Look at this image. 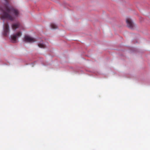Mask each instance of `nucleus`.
<instances>
[{
	"label": "nucleus",
	"mask_w": 150,
	"mask_h": 150,
	"mask_svg": "<svg viewBox=\"0 0 150 150\" xmlns=\"http://www.w3.org/2000/svg\"><path fill=\"white\" fill-rule=\"evenodd\" d=\"M12 29L13 30H15L17 28L20 27V30H24V27L22 26L20 22H17L13 23L11 26Z\"/></svg>",
	"instance_id": "nucleus-4"
},
{
	"label": "nucleus",
	"mask_w": 150,
	"mask_h": 150,
	"mask_svg": "<svg viewBox=\"0 0 150 150\" xmlns=\"http://www.w3.org/2000/svg\"><path fill=\"white\" fill-rule=\"evenodd\" d=\"M22 33L21 32H18L16 34L11 35L10 37V40L12 42H16L17 41V39L20 37Z\"/></svg>",
	"instance_id": "nucleus-2"
},
{
	"label": "nucleus",
	"mask_w": 150,
	"mask_h": 150,
	"mask_svg": "<svg viewBox=\"0 0 150 150\" xmlns=\"http://www.w3.org/2000/svg\"><path fill=\"white\" fill-rule=\"evenodd\" d=\"M126 22L127 27L131 29H134L136 26V25L129 18H127L126 19Z\"/></svg>",
	"instance_id": "nucleus-3"
},
{
	"label": "nucleus",
	"mask_w": 150,
	"mask_h": 150,
	"mask_svg": "<svg viewBox=\"0 0 150 150\" xmlns=\"http://www.w3.org/2000/svg\"><path fill=\"white\" fill-rule=\"evenodd\" d=\"M51 28L52 29H55L57 28V26L54 23H52L50 25Z\"/></svg>",
	"instance_id": "nucleus-8"
},
{
	"label": "nucleus",
	"mask_w": 150,
	"mask_h": 150,
	"mask_svg": "<svg viewBox=\"0 0 150 150\" xmlns=\"http://www.w3.org/2000/svg\"><path fill=\"white\" fill-rule=\"evenodd\" d=\"M24 41L27 42H35V39L30 36L26 35L24 37Z\"/></svg>",
	"instance_id": "nucleus-6"
},
{
	"label": "nucleus",
	"mask_w": 150,
	"mask_h": 150,
	"mask_svg": "<svg viewBox=\"0 0 150 150\" xmlns=\"http://www.w3.org/2000/svg\"><path fill=\"white\" fill-rule=\"evenodd\" d=\"M9 32V25L7 23H5L3 26V35L5 36H7Z\"/></svg>",
	"instance_id": "nucleus-5"
},
{
	"label": "nucleus",
	"mask_w": 150,
	"mask_h": 150,
	"mask_svg": "<svg viewBox=\"0 0 150 150\" xmlns=\"http://www.w3.org/2000/svg\"><path fill=\"white\" fill-rule=\"evenodd\" d=\"M3 7L0 6V18L11 21H14L20 16V12L10 5L8 1L4 0Z\"/></svg>",
	"instance_id": "nucleus-1"
},
{
	"label": "nucleus",
	"mask_w": 150,
	"mask_h": 150,
	"mask_svg": "<svg viewBox=\"0 0 150 150\" xmlns=\"http://www.w3.org/2000/svg\"><path fill=\"white\" fill-rule=\"evenodd\" d=\"M38 46L40 48H44L45 47V45L43 43V42H40L38 44Z\"/></svg>",
	"instance_id": "nucleus-7"
}]
</instances>
